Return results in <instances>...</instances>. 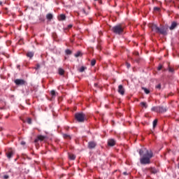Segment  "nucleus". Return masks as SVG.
I'll return each mask as SVG.
<instances>
[{
  "mask_svg": "<svg viewBox=\"0 0 179 179\" xmlns=\"http://www.w3.org/2000/svg\"><path fill=\"white\" fill-rule=\"evenodd\" d=\"M21 145H26V142L22 141V142H21Z\"/></svg>",
  "mask_w": 179,
  "mask_h": 179,
  "instance_id": "e433bc0d",
  "label": "nucleus"
},
{
  "mask_svg": "<svg viewBox=\"0 0 179 179\" xmlns=\"http://www.w3.org/2000/svg\"><path fill=\"white\" fill-rule=\"evenodd\" d=\"M166 111H167V108L158 106V113H166Z\"/></svg>",
  "mask_w": 179,
  "mask_h": 179,
  "instance_id": "0eeeda50",
  "label": "nucleus"
},
{
  "mask_svg": "<svg viewBox=\"0 0 179 179\" xmlns=\"http://www.w3.org/2000/svg\"><path fill=\"white\" fill-rule=\"evenodd\" d=\"M72 24H69V26H68V27H69V29H71V27H72Z\"/></svg>",
  "mask_w": 179,
  "mask_h": 179,
  "instance_id": "58836bf2",
  "label": "nucleus"
},
{
  "mask_svg": "<svg viewBox=\"0 0 179 179\" xmlns=\"http://www.w3.org/2000/svg\"><path fill=\"white\" fill-rule=\"evenodd\" d=\"M64 138H68V136H69L68 134H64Z\"/></svg>",
  "mask_w": 179,
  "mask_h": 179,
  "instance_id": "c9c22d12",
  "label": "nucleus"
},
{
  "mask_svg": "<svg viewBox=\"0 0 179 179\" xmlns=\"http://www.w3.org/2000/svg\"><path fill=\"white\" fill-rule=\"evenodd\" d=\"M108 146H114L115 145V140L110 138L108 141Z\"/></svg>",
  "mask_w": 179,
  "mask_h": 179,
  "instance_id": "6e6552de",
  "label": "nucleus"
},
{
  "mask_svg": "<svg viewBox=\"0 0 179 179\" xmlns=\"http://www.w3.org/2000/svg\"><path fill=\"white\" fill-rule=\"evenodd\" d=\"M151 29L152 31H155V33H160V34H164V36H166L167 34V31L166 30V28L164 27H159L156 24H153L151 27Z\"/></svg>",
  "mask_w": 179,
  "mask_h": 179,
  "instance_id": "f03ea898",
  "label": "nucleus"
},
{
  "mask_svg": "<svg viewBox=\"0 0 179 179\" xmlns=\"http://www.w3.org/2000/svg\"><path fill=\"white\" fill-rule=\"evenodd\" d=\"M112 31L115 34H121L124 31V28L121 25H116L112 28Z\"/></svg>",
  "mask_w": 179,
  "mask_h": 179,
  "instance_id": "7ed1b4c3",
  "label": "nucleus"
},
{
  "mask_svg": "<svg viewBox=\"0 0 179 179\" xmlns=\"http://www.w3.org/2000/svg\"><path fill=\"white\" fill-rule=\"evenodd\" d=\"M38 68H40V65H39V64H37L36 69H38Z\"/></svg>",
  "mask_w": 179,
  "mask_h": 179,
  "instance_id": "ea45409f",
  "label": "nucleus"
},
{
  "mask_svg": "<svg viewBox=\"0 0 179 179\" xmlns=\"http://www.w3.org/2000/svg\"><path fill=\"white\" fill-rule=\"evenodd\" d=\"M127 66L128 69L131 68V64L127 63Z\"/></svg>",
  "mask_w": 179,
  "mask_h": 179,
  "instance_id": "72a5a7b5",
  "label": "nucleus"
},
{
  "mask_svg": "<svg viewBox=\"0 0 179 179\" xmlns=\"http://www.w3.org/2000/svg\"><path fill=\"white\" fill-rule=\"evenodd\" d=\"M83 13H84V15H87V13H86V10H85V9L82 10Z\"/></svg>",
  "mask_w": 179,
  "mask_h": 179,
  "instance_id": "2f4dec72",
  "label": "nucleus"
},
{
  "mask_svg": "<svg viewBox=\"0 0 179 179\" xmlns=\"http://www.w3.org/2000/svg\"><path fill=\"white\" fill-rule=\"evenodd\" d=\"M162 66H158V71H161V70H162Z\"/></svg>",
  "mask_w": 179,
  "mask_h": 179,
  "instance_id": "f704fd0d",
  "label": "nucleus"
},
{
  "mask_svg": "<svg viewBox=\"0 0 179 179\" xmlns=\"http://www.w3.org/2000/svg\"><path fill=\"white\" fill-rule=\"evenodd\" d=\"M85 69H86V68H85V66H82L79 69V72H85Z\"/></svg>",
  "mask_w": 179,
  "mask_h": 179,
  "instance_id": "a878e982",
  "label": "nucleus"
},
{
  "mask_svg": "<svg viewBox=\"0 0 179 179\" xmlns=\"http://www.w3.org/2000/svg\"><path fill=\"white\" fill-rule=\"evenodd\" d=\"M3 178L4 179H8V178H9V176L5 175V176H3Z\"/></svg>",
  "mask_w": 179,
  "mask_h": 179,
  "instance_id": "473e14b6",
  "label": "nucleus"
},
{
  "mask_svg": "<svg viewBox=\"0 0 179 179\" xmlns=\"http://www.w3.org/2000/svg\"><path fill=\"white\" fill-rule=\"evenodd\" d=\"M69 157L70 159V160H75V159H76V156H75V155H69Z\"/></svg>",
  "mask_w": 179,
  "mask_h": 179,
  "instance_id": "f3484780",
  "label": "nucleus"
},
{
  "mask_svg": "<svg viewBox=\"0 0 179 179\" xmlns=\"http://www.w3.org/2000/svg\"><path fill=\"white\" fill-rule=\"evenodd\" d=\"M91 65H92V66H94L96 65V59H93L91 61Z\"/></svg>",
  "mask_w": 179,
  "mask_h": 179,
  "instance_id": "b1692460",
  "label": "nucleus"
},
{
  "mask_svg": "<svg viewBox=\"0 0 179 179\" xmlns=\"http://www.w3.org/2000/svg\"><path fill=\"white\" fill-rule=\"evenodd\" d=\"M45 136H38L36 139H35L34 142L36 143V142H38V141H44Z\"/></svg>",
  "mask_w": 179,
  "mask_h": 179,
  "instance_id": "9d476101",
  "label": "nucleus"
},
{
  "mask_svg": "<svg viewBox=\"0 0 179 179\" xmlns=\"http://www.w3.org/2000/svg\"><path fill=\"white\" fill-rule=\"evenodd\" d=\"M0 5H2V1H0Z\"/></svg>",
  "mask_w": 179,
  "mask_h": 179,
  "instance_id": "a19ab883",
  "label": "nucleus"
},
{
  "mask_svg": "<svg viewBox=\"0 0 179 179\" xmlns=\"http://www.w3.org/2000/svg\"><path fill=\"white\" fill-rule=\"evenodd\" d=\"M58 72H59V75H64V69H62V68H60V69H59V70H58Z\"/></svg>",
  "mask_w": 179,
  "mask_h": 179,
  "instance_id": "6ab92c4d",
  "label": "nucleus"
},
{
  "mask_svg": "<svg viewBox=\"0 0 179 179\" xmlns=\"http://www.w3.org/2000/svg\"><path fill=\"white\" fill-rule=\"evenodd\" d=\"M46 18H47L48 20H51V19H52V14H51V13L47 14Z\"/></svg>",
  "mask_w": 179,
  "mask_h": 179,
  "instance_id": "a211bd4d",
  "label": "nucleus"
},
{
  "mask_svg": "<svg viewBox=\"0 0 179 179\" xmlns=\"http://www.w3.org/2000/svg\"><path fill=\"white\" fill-rule=\"evenodd\" d=\"M76 119L78 122H83L85 121V114L84 113H76Z\"/></svg>",
  "mask_w": 179,
  "mask_h": 179,
  "instance_id": "20e7f679",
  "label": "nucleus"
},
{
  "mask_svg": "<svg viewBox=\"0 0 179 179\" xmlns=\"http://www.w3.org/2000/svg\"><path fill=\"white\" fill-rule=\"evenodd\" d=\"M88 148L90 149H94V148H96V143L91 141L88 143Z\"/></svg>",
  "mask_w": 179,
  "mask_h": 179,
  "instance_id": "1a4fd4ad",
  "label": "nucleus"
},
{
  "mask_svg": "<svg viewBox=\"0 0 179 179\" xmlns=\"http://www.w3.org/2000/svg\"><path fill=\"white\" fill-rule=\"evenodd\" d=\"M151 172H152L153 174H156V173H157V171L155 169H151Z\"/></svg>",
  "mask_w": 179,
  "mask_h": 179,
  "instance_id": "cd10ccee",
  "label": "nucleus"
},
{
  "mask_svg": "<svg viewBox=\"0 0 179 179\" xmlns=\"http://www.w3.org/2000/svg\"><path fill=\"white\" fill-rule=\"evenodd\" d=\"M152 111H156V113H159V106H154L151 108Z\"/></svg>",
  "mask_w": 179,
  "mask_h": 179,
  "instance_id": "4468645a",
  "label": "nucleus"
},
{
  "mask_svg": "<svg viewBox=\"0 0 179 179\" xmlns=\"http://www.w3.org/2000/svg\"><path fill=\"white\" fill-rule=\"evenodd\" d=\"M123 174H124V176H128V173H127V172H123Z\"/></svg>",
  "mask_w": 179,
  "mask_h": 179,
  "instance_id": "4c0bfd02",
  "label": "nucleus"
},
{
  "mask_svg": "<svg viewBox=\"0 0 179 179\" xmlns=\"http://www.w3.org/2000/svg\"><path fill=\"white\" fill-rule=\"evenodd\" d=\"M177 27V23L176 22H172L171 27H169L170 30H174Z\"/></svg>",
  "mask_w": 179,
  "mask_h": 179,
  "instance_id": "9b49d317",
  "label": "nucleus"
},
{
  "mask_svg": "<svg viewBox=\"0 0 179 179\" xmlns=\"http://www.w3.org/2000/svg\"><path fill=\"white\" fill-rule=\"evenodd\" d=\"M65 52L67 55H71V54H72V52L69 49L66 50Z\"/></svg>",
  "mask_w": 179,
  "mask_h": 179,
  "instance_id": "5701e85b",
  "label": "nucleus"
},
{
  "mask_svg": "<svg viewBox=\"0 0 179 179\" xmlns=\"http://www.w3.org/2000/svg\"><path fill=\"white\" fill-rule=\"evenodd\" d=\"M66 18V17L64 14H61L59 17V20H65Z\"/></svg>",
  "mask_w": 179,
  "mask_h": 179,
  "instance_id": "2eb2a0df",
  "label": "nucleus"
},
{
  "mask_svg": "<svg viewBox=\"0 0 179 179\" xmlns=\"http://www.w3.org/2000/svg\"><path fill=\"white\" fill-rule=\"evenodd\" d=\"M27 123L29 124H31V118L27 119Z\"/></svg>",
  "mask_w": 179,
  "mask_h": 179,
  "instance_id": "c756f323",
  "label": "nucleus"
},
{
  "mask_svg": "<svg viewBox=\"0 0 179 179\" xmlns=\"http://www.w3.org/2000/svg\"><path fill=\"white\" fill-rule=\"evenodd\" d=\"M169 72H171V73H173L174 72V69H172L171 67L169 68Z\"/></svg>",
  "mask_w": 179,
  "mask_h": 179,
  "instance_id": "bb28decb",
  "label": "nucleus"
},
{
  "mask_svg": "<svg viewBox=\"0 0 179 179\" xmlns=\"http://www.w3.org/2000/svg\"><path fill=\"white\" fill-rule=\"evenodd\" d=\"M136 55H139V53H138V52H137V53H136Z\"/></svg>",
  "mask_w": 179,
  "mask_h": 179,
  "instance_id": "79ce46f5",
  "label": "nucleus"
},
{
  "mask_svg": "<svg viewBox=\"0 0 179 179\" xmlns=\"http://www.w3.org/2000/svg\"><path fill=\"white\" fill-rule=\"evenodd\" d=\"M117 92L122 96H124V94H125V89H124V87L121 85L118 86Z\"/></svg>",
  "mask_w": 179,
  "mask_h": 179,
  "instance_id": "423d86ee",
  "label": "nucleus"
},
{
  "mask_svg": "<svg viewBox=\"0 0 179 179\" xmlns=\"http://www.w3.org/2000/svg\"><path fill=\"white\" fill-rule=\"evenodd\" d=\"M140 104L142 107H144V108H148V104L145 102H141Z\"/></svg>",
  "mask_w": 179,
  "mask_h": 179,
  "instance_id": "aec40b11",
  "label": "nucleus"
},
{
  "mask_svg": "<svg viewBox=\"0 0 179 179\" xmlns=\"http://www.w3.org/2000/svg\"><path fill=\"white\" fill-rule=\"evenodd\" d=\"M154 10H160V8L159 7H155Z\"/></svg>",
  "mask_w": 179,
  "mask_h": 179,
  "instance_id": "7c9ffc66",
  "label": "nucleus"
},
{
  "mask_svg": "<svg viewBox=\"0 0 179 179\" xmlns=\"http://www.w3.org/2000/svg\"><path fill=\"white\" fill-rule=\"evenodd\" d=\"M94 1H97V0H94Z\"/></svg>",
  "mask_w": 179,
  "mask_h": 179,
  "instance_id": "c03bdc74",
  "label": "nucleus"
},
{
  "mask_svg": "<svg viewBox=\"0 0 179 179\" xmlns=\"http://www.w3.org/2000/svg\"><path fill=\"white\" fill-rule=\"evenodd\" d=\"M94 86H97V84H96V83H95V84H94Z\"/></svg>",
  "mask_w": 179,
  "mask_h": 179,
  "instance_id": "37998d69",
  "label": "nucleus"
},
{
  "mask_svg": "<svg viewBox=\"0 0 179 179\" xmlns=\"http://www.w3.org/2000/svg\"><path fill=\"white\" fill-rule=\"evenodd\" d=\"M143 90H144L145 94H149V93H150V91H149V90L147 88L143 87Z\"/></svg>",
  "mask_w": 179,
  "mask_h": 179,
  "instance_id": "4be33fe9",
  "label": "nucleus"
},
{
  "mask_svg": "<svg viewBox=\"0 0 179 179\" xmlns=\"http://www.w3.org/2000/svg\"><path fill=\"white\" fill-rule=\"evenodd\" d=\"M156 89H162V85L158 84V85L156 86Z\"/></svg>",
  "mask_w": 179,
  "mask_h": 179,
  "instance_id": "c85d7f7f",
  "label": "nucleus"
},
{
  "mask_svg": "<svg viewBox=\"0 0 179 179\" xmlns=\"http://www.w3.org/2000/svg\"><path fill=\"white\" fill-rule=\"evenodd\" d=\"M82 53H80V52H77L74 56L76 57V58H78V57H80Z\"/></svg>",
  "mask_w": 179,
  "mask_h": 179,
  "instance_id": "393cba45",
  "label": "nucleus"
},
{
  "mask_svg": "<svg viewBox=\"0 0 179 179\" xmlns=\"http://www.w3.org/2000/svg\"><path fill=\"white\" fill-rule=\"evenodd\" d=\"M157 125V120H155L152 122V127L153 128H156V126Z\"/></svg>",
  "mask_w": 179,
  "mask_h": 179,
  "instance_id": "412c9836",
  "label": "nucleus"
},
{
  "mask_svg": "<svg viewBox=\"0 0 179 179\" xmlns=\"http://www.w3.org/2000/svg\"><path fill=\"white\" fill-rule=\"evenodd\" d=\"M138 153L142 157L140 159L141 164H150V159L153 157L152 150H148L146 148H141L139 150Z\"/></svg>",
  "mask_w": 179,
  "mask_h": 179,
  "instance_id": "f257e3e1",
  "label": "nucleus"
},
{
  "mask_svg": "<svg viewBox=\"0 0 179 179\" xmlns=\"http://www.w3.org/2000/svg\"><path fill=\"white\" fill-rule=\"evenodd\" d=\"M27 57H28L29 58H33V57H34V52H29L27 54Z\"/></svg>",
  "mask_w": 179,
  "mask_h": 179,
  "instance_id": "ddd939ff",
  "label": "nucleus"
},
{
  "mask_svg": "<svg viewBox=\"0 0 179 179\" xmlns=\"http://www.w3.org/2000/svg\"><path fill=\"white\" fill-rule=\"evenodd\" d=\"M50 93H51L52 99H54V97H55L57 96V92H55V90H52L50 92Z\"/></svg>",
  "mask_w": 179,
  "mask_h": 179,
  "instance_id": "dca6fc26",
  "label": "nucleus"
},
{
  "mask_svg": "<svg viewBox=\"0 0 179 179\" xmlns=\"http://www.w3.org/2000/svg\"><path fill=\"white\" fill-rule=\"evenodd\" d=\"M6 156H7L8 159L12 158V156H13V151H10V152H7Z\"/></svg>",
  "mask_w": 179,
  "mask_h": 179,
  "instance_id": "f8f14e48",
  "label": "nucleus"
},
{
  "mask_svg": "<svg viewBox=\"0 0 179 179\" xmlns=\"http://www.w3.org/2000/svg\"><path fill=\"white\" fill-rule=\"evenodd\" d=\"M14 82L17 86H22L26 83V81L22 79H16Z\"/></svg>",
  "mask_w": 179,
  "mask_h": 179,
  "instance_id": "39448f33",
  "label": "nucleus"
}]
</instances>
